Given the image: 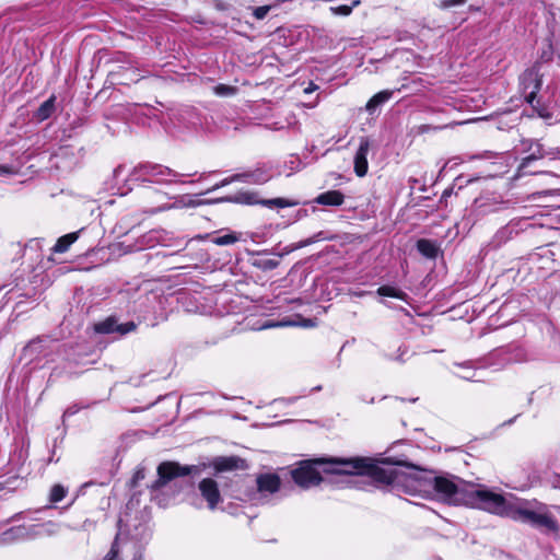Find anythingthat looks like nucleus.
<instances>
[{
  "label": "nucleus",
  "mask_w": 560,
  "mask_h": 560,
  "mask_svg": "<svg viewBox=\"0 0 560 560\" xmlns=\"http://www.w3.org/2000/svg\"><path fill=\"white\" fill-rule=\"evenodd\" d=\"M411 492L425 497L434 492L439 500L448 504H463L489 513L529 524L547 532H557L559 526L545 504L515 498L512 493L502 494L487 486L464 481L455 476H436L423 479H409Z\"/></svg>",
  "instance_id": "1"
},
{
  "label": "nucleus",
  "mask_w": 560,
  "mask_h": 560,
  "mask_svg": "<svg viewBox=\"0 0 560 560\" xmlns=\"http://www.w3.org/2000/svg\"><path fill=\"white\" fill-rule=\"evenodd\" d=\"M317 466H323V471L326 474L368 476L378 483L392 486L393 489L401 488L405 493L411 495H419V492L408 490V480L423 479L422 472L406 475L397 468L383 467L369 458L360 457H330L302 462L291 471L292 479L299 487L304 489L319 485L323 478Z\"/></svg>",
  "instance_id": "2"
},
{
  "label": "nucleus",
  "mask_w": 560,
  "mask_h": 560,
  "mask_svg": "<svg viewBox=\"0 0 560 560\" xmlns=\"http://www.w3.org/2000/svg\"><path fill=\"white\" fill-rule=\"evenodd\" d=\"M131 176L133 179L148 183L172 184L177 183L176 178L182 175L167 166L145 162L133 167Z\"/></svg>",
  "instance_id": "3"
},
{
  "label": "nucleus",
  "mask_w": 560,
  "mask_h": 560,
  "mask_svg": "<svg viewBox=\"0 0 560 560\" xmlns=\"http://www.w3.org/2000/svg\"><path fill=\"white\" fill-rule=\"evenodd\" d=\"M195 466H182L176 462H163L158 466V479L151 485V490H160L177 477L189 475Z\"/></svg>",
  "instance_id": "4"
},
{
  "label": "nucleus",
  "mask_w": 560,
  "mask_h": 560,
  "mask_svg": "<svg viewBox=\"0 0 560 560\" xmlns=\"http://www.w3.org/2000/svg\"><path fill=\"white\" fill-rule=\"evenodd\" d=\"M520 80L526 102L536 108V94L541 88V74L539 73L538 68L533 67L525 70Z\"/></svg>",
  "instance_id": "5"
},
{
  "label": "nucleus",
  "mask_w": 560,
  "mask_h": 560,
  "mask_svg": "<svg viewBox=\"0 0 560 560\" xmlns=\"http://www.w3.org/2000/svg\"><path fill=\"white\" fill-rule=\"evenodd\" d=\"M269 178H270V175L266 171L260 170V168H257L252 172L238 173V174H234L230 177L222 179L220 183H217L214 186L209 188L206 191V194L214 191L221 187L228 186L234 182H243V183L259 185V184L266 183L267 180H269Z\"/></svg>",
  "instance_id": "6"
},
{
  "label": "nucleus",
  "mask_w": 560,
  "mask_h": 560,
  "mask_svg": "<svg viewBox=\"0 0 560 560\" xmlns=\"http://www.w3.org/2000/svg\"><path fill=\"white\" fill-rule=\"evenodd\" d=\"M55 342L49 338H37L32 340L23 350L25 358L31 360H40L49 357L54 351Z\"/></svg>",
  "instance_id": "7"
},
{
  "label": "nucleus",
  "mask_w": 560,
  "mask_h": 560,
  "mask_svg": "<svg viewBox=\"0 0 560 560\" xmlns=\"http://www.w3.org/2000/svg\"><path fill=\"white\" fill-rule=\"evenodd\" d=\"M137 325L133 322H127L119 324L117 318L114 316L107 317L106 319L95 324V331L98 334H118L125 336L131 331H135Z\"/></svg>",
  "instance_id": "8"
},
{
  "label": "nucleus",
  "mask_w": 560,
  "mask_h": 560,
  "mask_svg": "<svg viewBox=\"0 0 560 560\" xmlns=\"http://www.w3.org/2000/svg\"><path fill=\"white\" fill-rule=\"evenodd\" d=\"M198 489L202 498L207 501L208 508L214 510L221 502V494L217 481L211 478H205L199 482Z\"/></svg>",
  "instance_id": "9"
},
{
  "label": "nucleus",
  "mask_w": 560,
  "mask_h": 560,
  "mask_svg": "<svg viewBox=\"0 0 560 560\" xmlns=\"http://www.w3.org/2000/svg\"><path fill=\"white\" fill-rule=\"evenodd\" d=\"M257 490L260 495L273 494L281 486L280 477L276 474H261L256 479Z\"/></svg>",
  "instance_id": "10"
},
{
  "label": "nucleus",
  "mask_w": 560,
  "mask_h": 560,
  "mask_svg": "<svg viewBox=\"0 0 560 560\" xmlns=\"http://www.w3.org/2000/svg\"><path fill=\"white\" fill-rule=\"evenodd\" d=\"M370 150V141L368 138H361L359 148L354 155V172L359 177H363L368 173V153Z\"/></svg>",
  "instance_id": "11"
},
{
  "label": "nucleus",
  "mask_w": 560,
  "mask_h": 560,
  "mask_svg": "<svg viewBox=\"0 0 560 560\" xmlns=\"http://www.w3.org/2000/svg\"><path fill=\"white\" fill-rule=\"evenodd\" d=\"M30 537V529L25 525L11 527L0 534V544L10 545L25 540Z\"/></svg>",
  "instance_id": "12"
},
{
  "label": "nucleus",
  "mask_w": 560,
  "mask_h": 560,
  "mask_svg": "<svg viewBox=\"0 0 560 560\" xmlns=\"http://www.w3.org/2000/svg\"><path fill=\"white\" fill-rule=\"evenodd\" d=\"M345 201V195L339 190H328L323 194H319L314 202L323 206H331L338 207L341 206Z\"/></svg>",
  "instance_id": "13"
},
{
  "label": "nucleus",
  "mask_w": 560,
  "mask_h": 560,
  "mask_svg": "<svg viewBox=\"0 0 560 560\" xmlns=\"http://www.w3.org/2000/svg\"><path fill=\"white\" fill-rule=\"evenodd\" d=\"M214 467L218 471L244 469L246 467L245 460L237 456L220 457L214 462Z\"/></svg>",
  "instance_id": "14"
},
{
  "label": "nucleus",
  "mask_w": 560,
  "mask_h": 560,
  "mask_svg": "<svg viewBox=\"0 0 560 560\" xmlns=\"http://www.w3.org/2000/svg\"><path fill=\"white\" fill-rule=\"evenodd\" d=\"M201 203H203V202L196 200L188 195H185V196L177 198L173 205L161 206V207L156 208L154 212L166 211L170 209H179V208H195Z\"/></svg>",
  "instance_id": "15"
},
{
  "label": "nucleus",
  "mask_w": 560,
  "mask_h": 560,
  "mask_svg": "<svg viewBox=\"0 0 560 560\" xmlns=\"http://www.w3.org/2000/svg\"><path fill=\"white\" fill-rule=\"evenodd\" d=\"M394 91L384 90L373 95L365 105L366 112L373 114L375 109L392 98Z\"/></svg>",
  "instance_id": "16"
},
{
  "label": "nucleus",
  "mask_w": 560,
  "mask_h": 560,
  "mask_svg": "<svg viewBox=\"0 0 560 560\" xmlns=\"http://www.w3.org/2000/svg\"><path fill=\"white\" fill-rule=\"evenodd\" d=\"M79 233H80V231L72 232V233H69V234H66V235L59 237L58 241L56 242L52 250L55 253L67 252L69 249V247L78 240Z\"/></svg>",
  "instance_id": "17"
},
{
  "label": "nucleus",
  "mask_w": 560,
  "mask_h": 560,
  "mask_svg": "<svg viewBox=\"0 0 560 560\" xmlns=\"http://www.w3.org/2000/svg\"><path fill=\"white\" fill-rule=\"evenodd\" d=\"M54 108H55V96H51L38 107V109L35 113V118L38 121L46 120L47 118H49L51 116Z\"/></svg>",
  "instance_id": "18"
},
{
  "label": "nucleus",
  "mask_w": 560,
  "mask_h": 560,
  "mask_svg": "<svg viewBox=\"0 0 560 560\" xmlns=\"http://www.w3.org/2000/svg\"><path fill=\"white\" fill-rule=\"evenodd\" d=\"M417 248L427 258H435L438 255L436 245L429 240H419L417 242Z\"/></svg>",
  "instance_id": "19"
},
{
  "label": "nucleus",
  "mask_w": 560,
  "mask_h": 560,
  "mask_svg": "<svg viewBox=\"0 0 560 560\" xmlns=\"http://www.w3.org/2000/svg\"><path fill=\"white\" fill-rule=\"evenodd\" d=\"M222 201H229V202H240V203H247V205H254L257 203L258 200L256 199V195L252 192H242L234 197H225L220 198L215 200V202H222Z\"/></svg>",
  "instance_id": "20"
},
{
  "label": "nucleus",
  "mask_w": 560,
  "mask_h": 560,
  "mask_svg": "<svg viewBox=\"0 0 560 560\" xmlns=\"http://www.w3.org/2000/svg\"><path fill=\"white\" fill-rule=\"evenodd\" d=\"M376 292L381 296L395 298L401 301H406L408 298V295L404 291L392 285H382L377 289Z\"/></svg>",
  "instance_id": "21"
},
{
  "label": "nucleus",
  "mask_w": 560,
  "mask_h": 560,
  "mask_svg": "<svg viewBox=\"0 0 560 560\" xmlns=\"http://www.w3.org/2000/svg\"><path fill=\"white\" fill-rule=\"evenodd\" d=\"M240 240L238 234L230 232L224 235L213 236L211 242L218 246H228L236 243Z\"/></svg>",
  "instance_id": "22"
},
{
  "label": "nucleus",
  "mask_w": 560,
  "mask_h": 560,
  "mask_svg": "<svg viewBox=\"0 0 560 560\" xmlns=\"http://www.w3.org/2000/svg\"><path fill=\"white\" fill-rule=\"evenodd\" d=\"M67 494V489L61 485H55L50 489L49 501L52 503L60 502Z\"/></svg>",
  "instance_id": "23"
},
{
  "label": "nucleus",
  "mask_w": 560,
  "mask_h": 560,
  "mask_svg": "<svg viewBox=\"0 0 560 560\" xmlns=\"http://www.w3.org/2000/svg\"><path fill=\"white\" fill-rule=\"evenodd\" d=\"M261 203L269 206V207L276 206L278 208H288V207H293L296 205V202L289 201L284 198H275V199L264 200V201H261Z\"/></svg>",
  "instance_id": "24"
},
{
  "label": "nucleus",
  "mask_w": 560,
  "mask_h": 560,
  "mask_svg": "<svg viewBox=\"0 0 560 560\" xmlns=\"http://www.w3.org/2000/svg\"><path fill=\"white\" fill-rule=\"evenodd\" d=\"M236 92V89L231 85L225 84H219L214 86V93L219 96H231L234 95Z\"/></svg>",
  "instance_id": "25"
},
{
  "label": "nucleus",
  "mask_w": 560,
  "mask_h": 560,
  "mask_svg": "<svg viewBox=\"0 0 560 560\" xmlns=\"http://www.w3.org/2000/svg\"><path fill=\"white\" fill-rule=\"evenodd\" d=\"M255 266L264 269V270H272L279 266V260L277 259H262L258 262H255Z\"/></svg>",
  "instance_id": "26"
},
{
  "label": "nucleus",
  "mask_w": 560,
  "mask_h": 560,
  "mask_svg": "<svg viewBox=\"0 0 560 560\" xmlns=\"http://www.w3.org/2000/svg\"><path fill=\"white\" fill-rule=\"evenodd\" d=\"M359 4V1H355L353 3V5H339V7H334L331 8V10L334 11V13L336 14H340V15H349L352 11V8L358 5Z\"/></svg>",
  "instance_id": "27"
},
{
  "label": "nucleus",
  "mask_w": 560,
  "mask_h": 560,
  "mask_svg": "<svg viewBox=\"0 0 560 560\" xmlns=\"http://www.w3.org/2000/svg\"><path fill=\"white\" fill-rule=\"evenodd\" d=\"M466 3V0H441L440 8L448 9L456 5H463Z\"/></svg>",
  "instance_id": "28"
},
{
  "label": "nucleus",
  "mask_w": 560,
  "mask_h": 560,
  "mask_svg": "<svg viewBox=\"0 0 560 560\" xmlns=\"http://www.w3.org/2000/svg\"><path fill=\"white\" fill-rule=\"evenodd\" d=\"M269 10V5L257 7L254 9V16L257 20H262L268 14Z\"/></svg>",
  "instance_id": "29"
},
{
  "label": "nucleus",
  "mask_w": 560,
  "mask_h": 560,
  "mask_svg": "<svg viewBox=\"0 0 560 560\" xmlns=\"http://www.w3.org/2000/svg\"><path fill=\"white\" fill-rule=\"evenodd\" d=\"M322 235H323V232H318V233H317V234H315L314 236H312V237H308V238H306V240L301 241V243H300V247H305V246H308V245H311V244H313V243L317 242L318 240H320Z\"/></svg>",
  "instance_id": "30"
},
{
  "label": "nucleus",
  "mask_w": 560,
  "mask_h": 560,
  "mask_svg": "<svg viewBox=\"0 0 560 560\" xmlns=\"http://www.w3.org/2000/svg\"><path fill=\"white\" fill-rule=\"evenodd\" d=\"M14 171L9 167V166H5V165H0V175H8V174H13Z\"/></svg>",
  "instance_id": "31"
},
{
  "label": "nucleus",
  "mask_w": 560,
  "mask_h": 560,
  "mask_svg": "<svg viewBox=\"0 0 560 560\" xmlns=\"http://www.w3.org/2000/svg\"><path fill=\"white\" fill-rule=\"evenodd\" d=\"M542 155V153H539V156H536L535 153L530 154L529 156L523 160L522 166H525L528 162L536 160L537 158H541Z\"/></svg>",
  "instance_id": "32"
},
{
  "label": "nucleus",
  "mask_w": 560,
  "mask_h": 560,
  "mask_svg": "<svg viewBox=\"0 0 560 560\" xmlns=\"http://www.w3.org/2000/svg\"><path fill=\"white\" fill-rule=\"evenodd\" d=\"M420 131L421 132H425V131H429V130H438L440 129L439 127H432L430 125H422L419 127Z\"/></svg>",
  "instance_id": "33"
},
{
  "label": "nucleus",
  "mask_w": 560,
  "mask_h": 560,
  "mask_svg": "<svg viewBox=\"0 0 560 560\" xmlns=\"http://www.w3.org/2000/svg\"><path fill=\"white\" fill-rule=\"evenodd\" d=\"M143 478H144V472H143V470H138V471L135 474V477H133L135 481H138V480L143 479Z\"/></svg>",
  "instance_id": "34"
},
{
  "label": "nucleus",
  "mask_w": 560,
  "mask_h": 560,
  "mask_svg": "<svg viewBox=\"0 0 560 560\" xmlns=\"http://www.w3.org/2000/svg\"><path fill=\"white\" fill-rule=\"evenodd\" d=\"M460 377L464 378V380H467V381H474L475 373L468 372V373L462 375Z\"/></svg>",
  "instance_id": "35"
},
{
  "label": "nucleus",
  "mask_w": 560,
  "mask_h": 560,
  "mask_svg": "<svg viewBox=\"0 0 560 560\" xmlns=\"http://www.w3.org/2000/svg\"><path fill=\"white\" fill-rule=\"evenodd\" d=\"M316 89H317V86L314 85L313 83H311L310 86L305 89V93H311Z\"/></svg>",
  "instance_id": "36"
},
{
  "label": "nucleus",
  "mask_w": 560,
  "mask_h": 560,
  "mask_svg": "<svg viewBox=\"0 0 560 560\" xmlns=\"http://www.w3.org/2000/svg\"><path fill=\"white\" fill-rule=\"evenodd\" d=\"M303 326L305 327H312L314 326V323L312 319H305L304 323H303Z\"/></svg>",
  "instance_id": "37"
},
{
  "label": "nucleus",
  "mask_w": 560,
  "mask_h": 560,
  "mask_svg": "<svg viewBox=\"0 0 560 560\" xmlns=\"http://www.w3.org/2000/svg\"><path fill=\"white\" fill-rule=\"evenodd\" d=\"M396 360L404 362V359L401 358V355L397 357Z\"/></svg>",
  "instance_id": "38"
},
{
  "label": "nucleus",
  "mask_w": 560,
  "mask_h": 560,
  "mask_svg": "<svg viewBox=\"0 0 560 560\" xmlns=\"http://www.w3.org/2000/svg\"><path fill=\"white\" fill-rule=\"evenodd\" d=\"M555 487L560 488V481L555 482Z\"/></svg>",
  "instance_id": "39"
},
{
  "label": "nucleus",
  "mask_w": 560,
  "mask_h": 560,
  "mask_svg": "<svg viewBox=\"0 0 560 560\" xmlns=\"http://www.w3.org/2000/svg\"><path fill=\"white\" fill-rule=\"evenodd\" d=\"M162 197L170 198L166 194H162Z\"/></svg>",
  "instance_id": "40"
}]
</instances>
